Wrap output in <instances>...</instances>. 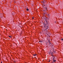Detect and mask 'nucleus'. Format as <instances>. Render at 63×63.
Returning <instances> with one entry per match:
<instances>
[{
    "instance_id": "6e6552de",
    "label": "nucleus",
    "mask_w": 63,
    "mask_h": 63,
    "mask_svg": "<svg viewBox=\"0 0 63 63\" xmlns=\"http://www.w3.org/2000/svg\"><path fill=\"white\" fill-rule=\"evenodd\" d=\"M43 5L44 6H47V5H46V4H43Z\"/></svg>"
},
{
    "instance_id": "6ab92c4d",
    "label": "nucleus",
    "mask_w": 63,
    "mask_h": 63,
    "mask_svg": "<svg viewBox=\"0 0 63 63\" xmlns=\"http://www.w3.org/2000/svg\"><path fill=\"white\" fill-rule=\"evenodd\" d=\"M32 19H34V17H32Z\"/></svg>"
},
{
    "instance_id": "5701e85b",
    "label": "nucleus",
    "mask_w": 63,
    "mask_h": 63,
    "mask_svg": "<svg viewBox=\"0 0 63 63\" xmlns=\"http://www.w3.org/2000/svg\"><path fill=\"white\" fill-rule=\"evenodd\" d=\"M15 62H16V61H14Z\"/></svg>"
},
{
    "instance_id": "b1692460",
    "label": "nucleus",
    "mask_w": 63,
    "mask_h": 63,
    "mask_svg": "<svg viewBox=\"0 0 63 63\" xmlns=\"http://www.w3.org/2000/svg\"><path fill=\"white\" fill-rule=\"evenodd\" d=\"M47 25V24H46V25Z\"/></svg>"
},
{
    "instance_id": "0eeeda50",
    "label": "nucleus",
    "mask_w": 63,
    "mask_h": 63,
    "mask_svg": "<svg viewBox=\"0 0 63 63\" xmlns=\"http://www.w3.org/2000/svg\"><path fill=\"white\" fill-rule=\"evenodd\" d=\"M46 29H48V26H46Z\"/></svg>"
},
{
    "instance_id": "dca6fc26",
    "label": "nucleus",
    "mask_w": 63,
    "mask_h": 63,
    "mask_svg": "<svg viewBox=\"0 0 63 63\" xmlns=\"http://www.w3.org/2000/svg\"><path fill=\"white\" fill-rule=\"evenodd\" d=\"M36 54L33 55V56H36Z\"/></svg>"
},
{
    "instance_id": "9b49d317",
    "label": "nucleus",
    "mask_w": 63,
    "mask_h": 63,
    "mask_svg": "<svg viewBox=\"0 0 63 63\" xmlns=\"http://www.w3.org/2000/svg\"><path fill=\"white\" fill-rule=\"evenodd\" d=\"M46 22V24H47H47H48V21H47V22Z\"/></svg>"
},
{
    "instance_id": "2eb2a0df",
    "label": "nucleus",
    "mask_w": 63,
    "mask_h": 63,
    "mask_svg": "<svg viewBox=\"0 0 63 63\" xmlns=\"http://www.w3.org/2000/svg\"><path fill=\"white\" fill-rule=\"evenodd\" d=\"M61 40H62V41H63V38H62L61 39Z\"/></svg>"
},
{
    "instance_id": "4468645a",
    "label": "nucleus",
    "mask_w": 63,
    "mask_h": 63,
    "mask_svg": "<svg viewBox=\"0 0 63 63\" xmlns=\"http://www.w3.org/2000/svg\"><path fill=\"white\" fill-rule=\"evenodd\" d=\"M53 61L54 62H55V61H56V60H53Z\"/></svg>"
},
{
    "instance_id": "f03ea898",
    "label": "nucleus",
    "mask_w": 63,
    "mask_h": 63,
    "mask_svg": "<svg viewBox=\"0 0 63 63\" xmlns=\"http://www.w3.org/2000/svg\"><path fill=\"white\" fill-rule=\"evenodd\" d=\"M47 6H46V7H45V9L46 11H47Z\"/></svg>"
},
{
    "instance_id": "aec40b11",
    "label": "nucleus",
    "mask_w": 63,
    "mask_h": 63,
    "mask_svg": "<svg viewBox=\"0 0 63 63\" xmlns=\"http://www.w3.org/2000/svg\"><path fill=\"white\" fill-rule=\"evenodd\" d=\"M53 60H54V58L53 59Z\"/></svg>"
},
{
    "instance_id": "f8f14e48",
    "label": "nucleus",
    "mask_w": 63,
    "mask_h": 63,
    "mask_svg": "<svg viewBox=\"0 0 63 63\" xmlns=\"http://www.w3.org/2000/svg\"><path fill=\"white\" fill-rule=\"evenodd\" d=\"M9 37L10 38H11L12 37V36H9Z\"/></svg>"
},
{
    "instance_id": "1a4fd4ad",
    "label": "nucleus",
    "mask_w": 63,
    "mask_h": 63,
    "mask_svg": "<svg viewBox=\"0 0 63 63\" xmlns=\"http://www.w3.org/2000/svg\"><path fill=\"white\" fill-rule=\"evenodd\" d=\"M47 16H48V17H49V16H50L49 15L47 14Z\"/></svg>"
},
{
    "instance_id": "a211bd4d",
    "label": "nucleus",
    "mask_w": 63,
    "mask_h": 63,
    "mask_svg": "<svg viewBox=\"0 0 63 63\" xmlns=\"http://www.w3.org/2000/svg\"><path fill=\"white\" fill-rule=\"evenodd\" d=\"M31 14H33V13H32V12H31Z\"/></svg>"
},
{
    "instance_id": "423d86ee",
    "label": "nucleus",
    "mask_w": 63,
    "mask_h": 63,
    "mask_svg": "<svg viewBox=\"0 0 63 63\" xmlns=\"http://www.w3.org/2000/svg\"><path fill=\"white\" fill-rule=\"evenodd\" d=\"M45 2H46V1L45 0H43L42 2V3H44Z\"/></svg>"
},
{
    "instance_id": "f257e3e1",
    "label": "nucleus",
    "mask_w": 63,
    "mask_h": 63,
    "mask_svg": "<svg viewBox=\"0 0 63 63\" xmlns=\"http://www.w3.org/2000/svg\"><path fill=\"white\" fill-rule=\"evenodd\" d=\"M46 20V22H47V21H48L49 20V18H47Z\"/></svg>"
},
{
    "instance_id": "39448f33",
    "label": "nucleus",
    "mask_w": 63,
    "mask_h": 63,
    "mask_svg": "<svg viewBox=\"0 0 63 63\" xmlns=\"http://www.w3.org/2000/svg\"><path fill=\"white\" fill-rule=\"evenodd\" d=\"M43 15L44 16H46V14H45V13H43Z\"/></svg>"
},
{
    "instance_id": "f3484780",
    "label": "nucleus",
    "mask_w": 63,
    "mask_h": 63,
    "mask_svg": "<svg viewBox=\"0 0 63 63\" xmlns=\"http://www.w3.org/2000/svg\"><path fill=\"white\" fill-rule=\"evenodd\" d=\"M46 13H45V14H47V12L46 11Z\"/></svg>"
},
{
    "instance_id": "412c9836",
    "label": "nucleus",
    "mask_w": 63,
    "mask_h": 63,
    "mask_svg": "<svg viewBox=\"0 0 63 63\" xmlns=\"http://www.w3.org/2000/svg\"><path fill=\"white\" fill-rule=\"evenodd\" d=\"M50 61V60H49V61H48V62H49Z\"/></svg>"
},
{
    "instance_id": "4be33fe9",
    "label": "nucleus",
    "mask_w": 63,
    "mask_h": 63,
    "mask_svg": "<svg viewBox=\"0 0 63 63\" xmlns=\"http://www.w3.org/2000/svg\"><path fill=\"white\" fill-rule=\"evenodd\" d=\"M1 63H2V62H1Z\"/></svg>"
},
{
    "instance_id": "7ed1b4c3",
    "label": "nucleus",
    "mask_w": 63,
    "mask_h": 63,
    "mask_svg": "<svg viewBox=\"0 0 63 63\" xmlns=\"http://www.w3.org/2000/svg\"><path fill=\"white\" fill-rule=\"evenodd\" d=\"M43 18H44V19H45V20H46V19L47 18V17H46V16H44L43 17Z\"/></svg>"
},
{
    "instance_id": "9d476101",
    "label": "nucleus",
    "mask_w": 63,
    "mask_h": 63,
    "mask_svg": "<svg viewBox=\"0 0 63 63\" xmlns=\"http://www.w3.org/2000/svg\"><path fill=\"white\" fill-rule=\"evenodd\" d=\"M49 45H50V46H51V44L50 43V42H49Z\"/></svg>"
},
{
    "instance_id": "ddd939ff",
    "label": "nucleus",
    "mask_w": 63,
    "mask_h": 63,
    "mask_svg": "<svg viewBox=\"0 0 63 63\" xmlns=\"http://www.w3.org/2000/svg\"><path fill=\"white\" fill-rule=\"evenodd\" d=\"M26 10H27V11H29V9H28V8H27V9Z\"/></svg>"
},
{
    "instance_id": "20e7f679",
    "label": "nucleus",
    "mask_w": 63,
    "mask_h": 63,
    "mask_svg": "<svg viewBox=\"0 0 63 63\" xmlns=\"http://www.w3.org/2000/svg\"><path fill=\"white\" fill-rule=\"evenodd\" d=\"M43 41L41 40H40L39 41V42H40V43H42V42H43Z\"/></svg>"
}]
</instances>
